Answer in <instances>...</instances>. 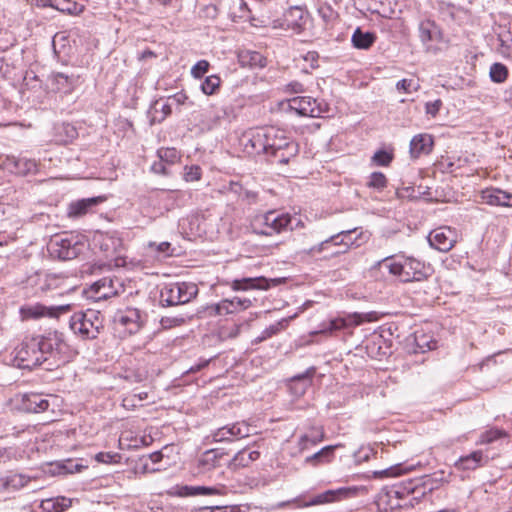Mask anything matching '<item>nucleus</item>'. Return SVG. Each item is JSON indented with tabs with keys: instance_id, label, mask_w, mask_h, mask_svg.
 <instances>
[{
	"instance_id": "nucleus-17",
	"label": "nucleus",
	"mask_w": 512,
	"mask_h": 512,
	"mask_svg": "<svg viewBox=\"0 0 512 512\" xmlns=\"http://www.w3.org/2000/svg\"><path fill=\"white\" fill-rule=\"evenodd\" d=\"M357 488L342 487L336 490H327L323 493L313 496L305 506L321 505L325 503H332L338 500L355 496Z\"/></svg>"
},
{
	"instance_id": "nucleus-8",
	"label": "nucleus",
	"mask_w": 512,
	"mask_h": 512,
	"mask_svg": "<svg viewBox=\"0 0 512 512\" xmlns=\"http://www.w3.org/2000/svg\"><path fill=\"white\" fill-rule=\"evenodd\" d=\"M265 127L250 129L240 137V144L243 151L250 156L265 155Z\"/></svg>"
},
{
	"instance_id": "nucleus-2",
	"label": "nucleus",
	"mask_w": 512,
	"mask_h": 512,
	"mask_svg": "<svg viewBox=\"0 0 512 512\" xmlns=\"http://www.w3.org/2000/svg\"><path fill=\"white\" fill-rule=\"evenodd\" d=\"M70 328L82 339H96L104 328L103 320L98 311L88 310L75 313L70 319Z\"/></svg>"
},
{
	"instance_id": "nucleus-48",
	"label": "nucleus",
	"mask_w": 512,
	"mask_h": 512,
	"mask_svg": "<svg viewBox=\"0 0 512 512\" xmlns=\"http://www.w3.org/2000/svg\"><path fill=\"white\" fill-rule=\"evenodd\" d=\"M500 189H486L481 193V199L493 206H500L501 198H500Z\"/></svg>"
},
{
	"instance_id": "nucleus-18",
	"label": "nucleus",
	"mask_w": 512,
	"mask_h": 512,
	"mask_svg": "<svg viewBox=\"0 0 512 512\" xmlns=\"http://www.w3.org/2000/svg\"><path fill=\"white\" fill-rule=\"evenodd\" d=\"M38 343L39 352L42 354V362L47 360V355L51 354L54 350L61 351L64 344L62 334L58 332H51L43 336L32 337Z\"/></svg>"
},
{
	"instance_id": "nucleus-62",
	"label": "nucleus",
	"mask_w": 512,
	"mask_h": 512,
	"mask_svg": "<svg viewBox=\"0 0 512 512\" xmlns=\"http://www.w3.org/2000/svg\"><path fill=\"white\" fill-rule=\"evenodd\" d=\"M116 458H119L118 454H112L110 452H99L95 456V460L99 463H114L116 462Z\"/></svg>"
},
{
	"instance_id": "nucleus-64",
	"label": "nucleus",
	"mask_w": 512,
	"mask_h": 512,
	"mask_svg": "<svg viewBox=\"0 0 512 512\" xmlns=\"http://www.w3.org/2000/svg\"><path fill=\"white\" fill-rule=\"evenodd\" d=\"M188 99L187 95L183 92H178V93H175L174 95H171L167 98V100L169 101V104H171V106H180L182 104H184L186 102V100Z\"/></svg>"
},
{
	"instance_id": "nucleus-47",
	"label": "nucleus",
	"mask_w": 512,
	"mask_h": 512,
	"mask_svg": "<svg viewBox=\"0 0 512 512\" xmlns=\"http://www.w3.org/2000/svg\"><path fill=\"white\" fill-rule=\"evenodd\" d=\"M367 186L381 191L387 186V178L382 172H373L369 177Z\"/></svg>"
},
{
	"instance_id": "nucleus-36",
	"label": "nucleus",
	"mask_w": 512,
	"mask_h": 512,
	"mask_svg": "<svg viewBox=\"0 0 512 512\" xmlns=\"http://www.w3.org/2000/svg\"><path fill=\"white\" fill-rule=\"evenodd\" d=\"M172 112V106L169 101L156 100L151 106V120L152 122H162Z\"/></svg>"
},
{
	"instance_id": "nucleus-42",
	"label": "nucleus",
	"mask_w": 512,
	"mask_h": 512,
	"mask_svg": "<svg viewBox=\"0 0 512 512\" xmlns=\"http://www.w3.org/2000/svg\"><path fill=\"white\" fill-rule=\"evenodd\" d=\"M324 439V431L322 429L315 430L312 435L304 434L300 437L298 447L300 451L309 449L315 446Z\"/></svg>"
},
{
	"instance_id": "nucleus-60",
	"label": "nucleus",
	"mask_w": 512,
	"mask_h": 512,
	"mask_svg": "<svg viewBox=\"0 0 512 512\" xmlns=\"http://www.w3.org/2000/svg\"><path fill=\"white\" fill-rule=\"evenodd\" d=\"M148 247L155 248L158 253L164 254L165 256L173 255L174 249L171 248V244L169 242H161L156 244L155 242H150Z\"/></svg>"
},
{
	"instance_id": "nucleus-7",
	"label": "nucleus",
	"mask_w": 512,
	"mask_h": 512,
	"mask_svg": "<svg viewBox=\"0 0 512 512\" xmlns=\"http://www.w3.org/2000/svg\"><path fill=\"white\" fill-rule=\"evenodd\" d=\"M270 140H275V154L273 158L277 163L287 164L298 152V145L289 140L285 133L274 127H270Z\"/></svg>"
},
{
	"instance_id": "nucleus-3",
	"label": "nucleus",
	"mask_w": 512,
	"mask_h": 512,
	"mask_svg": "<svg viewBox=\"0 0 512 512\" xmlns=\"http://www.w3.org/2000/svg\"><path fill=\"white\" fill-rule=\"evenodd\" d=\"M84 247L85 243L78 236L64 234L54 237L48 249L53 257L66 261L78 257Z\"/></svg>"
},
{
	"instance_id": "nucleus-53",
	"label": "nucleus",
	"mask_w": 512,
	"mask_h": 512,
	"mask_svg": "<svg viewBox=\"0 0 512 512\" xmlns=\"http://www.w3.org/2000/svg\"><path fill=\"white\" fill-rule=\"evenodd\" d=\"M393 160V155L385 150H378L372 157V161L378 166H388Z\"/></svg>"
},
{
	"instance_id": "nucleus-41",
	"label": "nucleus",
	"mask_w": 512,
	"mask_h": 512,
	"mask_svg": "<svg viewBox=\"0 0 512 512\" xmlns=\"http://www.w3.org/2000/svg\"><path fill=\"white\" fill-rule=\"evenodd\" d=\"M377 266L387 269L391 275L397 276L402 281L403 262L396 261L394 257L389 256L379 261Z\"/></svg>"
},
{
	"instance_id": "nucleus-23",
	"label": "nucleus",
	"mask_w": 512,
	"mask_h": 512,
	"mask_svg": "<svg viewBox=\"0 0 512 512\" xmlns=\"http://www.w3.org/2000/svg\"><path fill=\"white\" fill-rule=\"evenodd\" d=\"M225 455L220 449L204 451L197 459V467L200 472H208L220 465L221 458Z\"/></svg>"
},
{
	"instance_id": "nucleus-37",
	"label": "nucleus",
	"mask_w": 512,
	"mask_h": 512,
	"mask_svg": "<svg viewBox=\"0 0 512 512\" xmlns=\"http://www.w3.org/2000/svg\"><path fill=\"white\" fill-rule=\"evenodd\" d=\"M250 10L244 0H231L229 17L233 22L249 19Z\"/></svg>"
},
{
	"instance_id": "nucleus-33",
	"label": "nucleus",
	"mask_w": 512,
	"mask_h": 512,
	"mask_svg": "<svg viewBox=\"0 0 512 512\" xmlns=\"http://www.w3.org/2000/svg\"><path fill=\"white\" fill-rule=\"evenodd\" d=\"M232 288L234 290L266 289L268 288V283L264 277L242 278L234 280Z\"/></svg>"
},
{
	"instance_id": "nucleus-5",
	"label": "nucleus",
	"mask_w": 512,
	"mask_h": 512,
	"mask_svg": "<svg viewBox=\"0 0 512 512\" xmlns=\"http://www.w3.org/2000/svg\"><path fill=\"white\" fill-rule=\"evenodd\" d=\"M252 429L248 422L238 421L218 428L208 436V439L213 443L234 442L250 436Z\"/></svg>"
},
{
	"instance_id": "nucleus-10",
	"label": "nucleus",
	"mask_w": 512,
	"mask_h": 512,
	"mask_svg": "<svg viewBox=\"0 0 512 512\" xmlns=\"http://www.w3.org/2000/svg\"><path fill=\"white\" fill-rule=\"evenodd\" d=\"M457 232L448 226L438 227L428 235L430 246L440 252L450 251L457 243Z\"/></svg>"
},
{
	"instance_id": "nucleus-34",
	"label": "nucleus",
	"mask_w": 512,
	"mask_h": 512,
	"mask_svg": "<svg viewBox=\"0 0 512 512\" xmlns=\"http://www.w3.org/2000/svg\"><path fill=\"white\" fill-rule=\"evenodd\" d=\"M30 478L23 474H10L0 479L1 486L7 491H15L25 487Z\"/></svg>"
},
{
	"instance_id": "nucleus-52",
	"label": "nucleus",
	"mask_w": 512,
	"mask_h": 512,
	"mask_svg": "<svg viewBox=\"0 0 512 512\" xmlns=\"http://www.w3.org/2000/svg\"><path fill=\"white\" fill-rule=\"evenodd\" d=\"M192 512H240V508L237 505L232 506H205L199 507Z\"/></svg>"
},
{
	"instance_id": "nucleus-61",
	"label": "nucleus",
	"mask_w": 512,
	"mask_h": 512,
	"mask_svg": "<svg viewBox=\"0 0 512 512\" xmlns=\"http://www.w3.org/2000/svg\"><path fill=\"white\" fill-rule=\"evenodd\" d=\"M247 56L249 57V60L245 61L244 56H242L240 64H263L264 57L261 53L257 51H248Z\"/></svg>"
},
{
	"instance_id": "nucleus-58",
	"label": "nucleus",
	"mask_w": 512,
	"mask_h": 512,
	"mask_svg": "<svg viewBox=\"0 0 512 512\" xmlns=\"http://www.w3.org/2000/svg\"><path fill=\"white\" fill-rule=\"evenodd\" d=\"M505 436H506V433L504 431L499 430V429H492V430L486 431L484 434H482L481 442L482 443H492L495 440H498Z\"/></svg>"
},
{
	"instance_id": "nucleus-28",
	"label": "nucleus",
	"mask_w": 512,
	"mask_h": 512,
	"mask_svg": "<svg viewBox=\"0 0 512 512\" xmlns=\"http://www.w3.org/2000/svg\"><path fill=\"white\" fill-rule=\"evenodd\" d=\"M376 39L377 36L374 32L357 27L352 34L351 42L356 49L367 50L375 43Z\"/></svg>"
},
{
	"instance_id": "nucleus-25",
	"label": "nucleus",
	"mask_w": 512,
	"mask_h": 512,
	"mask_svg": "<svg viewBox=\"0 0 512 512\" xmlns=\"http://www.w3.org/2000/svg\"><path fill=\"white\" fill-rule=\"evenodd\" d=\"M227 488L224 485L217 486H182L179 490L180 496H196V495H204V496H213V495H226Z\"/></svg>"
},
{
	"instance_id": "nucleus-21",
	"label": "nucleus",
	"mask_w": 512,
	"mask_h": 512,
	"mask_svg": "<svg viewBox=\"0 0 512 512\" xmlns=\"http://www.w3.org/2000/svg\"><path fill=\"white\" fill-rule=\"evenodd\" d=\"M115 283L119 285V280L103 277L91 285V292L98 300L111 298L118 294V288L115 286Z\"/></svg>"
},
{
	"instance_id": "nucleus-15",
	"label": "nucleus",
	"mask_w": 512,
	"mask_h": 512,
	"mask_svg": "<svg viewBox=\"0 0 512 512\" xmlns=\"http://www.w3.org/2000/svg\"><path fill=\"white\" fill-rule=\"evenodd\" d=\"M353 230L341 231L336 235L331 236L328 239L323 240L319 244L312 246L309 249H304L301 253L307 256H315L316 254L322 253L324 250L328 249L330 245L334 246H344L345 249L342 251H337L334 254L344 253L349 249L348 242L345 241V237H348Z\"/></svg>"
},
{
	"instance_id": "nucleus-38",
	"label": "nucleus",
	"mask_w": 512,
	"mask_h": 512,
	"mask_svg": "<svg viewBox=\"0 0 512 512\" xmlns=\"http://www.w3.org/2000/svg\"><path fill=\"white\" fill-rule=\"evenodd\" d=\"M176 285V291H178V297L180 305L190 302L198 294V287L194 283H174Z\"/></svg>"
},
{
	"instance_id": "nucleus-46",
	"label": "nucleus",
	"mask_w": 512,
	"mask_h": 512,
	"mask_svg": "<svg viewBox=\"0 0 512 512\" xmlns=\"http://www.w3.org/2000/svg\"><path fill=\"white\" fill-rule=\"evenodd\" d=\"M347 325V320L345 318L332 319L326 325L323 324V327L321 328L319 333L332 334L335 331L346 328Z\"/></svg>"
},
{
	"instance_id": "nucleus-29",
	"label": "nucleus",
	"mask_w": 512,
	"mask_h": 512,
	"mask_svg": "<svg viewBox=\"0 0 512 512\" xmlns=\"http://www.w3.org/2000/svg\"><path fill=\"white\" fill-rule=\"evenodd\" d=\"M419 36L422 42L437 41L442 37L439 26L430 19L422 20L419 23Z\"/></svg>"
},
{
	"instance_id": "nucleus-35",
	"label": "nucleus",
	"mask_w": 512,
	"mask_h": 512,
	"mask_svg": "<svg viewBox=\"0 0 512 512\" xmlns=\"http://www.w3.org/2000/svg\"><path fill=\"white\" fill-rule=\"evenodd\" d=\"M122 240L115 235H102L100 240V248L106 253V256H113L120 253L122 248Z\"/></svg>"
},
{
	"instance_id": "nucleus-24",
	"label": "nucleus",
	"mask_w": 512,
	"mask_h": 512,
	"mask_svg": "<svg viewBox=\"0 0 512 512\" xmlns=\"http://www.w3.org/2000/svg\"><path fill=\"white\" fill-rule=\"evenodd\" d=\"M103 197H92L74 201L69 204L68 216L70 218H79L87 214L90 209L103 202Z\"/></svg>"
},
{
	"instance_id": "nucleus-40",
	"label": "nucleus",
	"mask_w": 512,
	"mask_h": 512,
	"mask_svg": "<svg viewBox=\"0 0 512 512\" xmlns=\"http://www.w3.org/2000/svg\"><path fill=\"white\" fill-rule=\"evenodd\" d=\"M160 303L163 306H175L180 305L178 297V291H176V285L169 284L164 286L160 292Z\"/></svg>"
},
{
	"instance_id": "nucleus-45",
	"label": "nucleus",
	"mask_w": 512,
	"mask_h": 512,
	"mask_svg": "<svg viewBox=\"0 0 512 512\" xmlns=\"http://www.w3.org/2000/svg\"><path fill=\"white\" fill-rule=\"evenodd\" d=\"M220 77L216 74L209 75L201 84V89L204 94L212 95L216 89L220 86Z\"/></svg>"
},
{
	"instance_id": "nucleus-26",
	"label": "nucleus",
	"mask_w": 512,
	"mask_h": 512,
	"mask_svg": "<svg viewBox=\"0 0 512 512\" xmlns=\"http://www.w3.org/2000/svg\"><path fill=\"white\" fill-rule=\"evenodd\" d=\"M78 137L76 127L70 123H60L54 126V141L58 144H68Z\"/></svg>"
},
{
	"instance_id": "nucleus-13",
	"label": "nucleus",
	"mask_w": 512,
	"mask_h": 512,
	"mask_svg": "<svg viewBox=\"0 0 512 512\" xmlns=\"http://www.w3.org/2000/svg\"><path fill=\"white\" fill-rule=\"evenodd\" d=\"M439 13L449 25L460 26L469 19V11L466 8L448 1L439 3Z\"/></svg>"
},
{
	"instance_id": "nucleus-22",
	"label": "nucleus",
	"mask_w": 512,
	"mask_h": 512,
	"mask_svg": "<svg viewBox=\"0 0 512 512\" xmlns=\"http://www.w3.org/2000/svg\"><path fill=\"white\" fill-rule=\"evenodd\" d=\"M23 408L32 413H41L48 410L50 401L48 396L39 393H26L22 397Z\"/></svg>"
},
{
	"instance_id": "nucleus-27",
	"label": "nucleus",
	"mask_w": 512,
	"mask_h": 512,
	"mask_svg": "<svg viewBox=\"0 0 512 512\" xmlns=\"http://www.w3.org/2000/svg\"><path fill=\"white\" fill-rule=\"evenodd\" d=\"M260 457V452L257 450H249L247 448L240 450L235 454L229 463L231 469H239L249 466Z\"/></svg>"
},
{
	"instance_id": "nucleus-9",
	"label": "nucleus",
	"mask_w": 512,
	"mask_h": 512,
	"mask_svg": "<svg viewBox=\"0 0 512 512\" xmlns=\"http://www.w3.org/2000/svg\"><path fill=\"white\" fill-rule=\"evenodd\" d=\"M71 310V305H59L47 307L40 303L25 305L20 308L23 319H39L43 317L58 318L61 314H65Z\"/></svg>"
},
{
	"instance_id": "nucleus-44",
	"label": "nucleus",
	"mask_w": 512,
	"mask_h": 512,
	"mask_svg": "<svg viewBox=\"0 0 512 512\" xmlns=\"http://www.w3.org/2000/svg\"><path fill=\"white\" fill-rule=\"evenodd\" d=\"M54 9L66 14H77L81 11L78 4L71 0H55Z\"/></svg>"
},
{
	"instance_id": "nucleus-56",
	"label": "nucleus",
	"mask_w": 512,
	"mask_h": 512,
	"mask_svg": "<svg viewBox=\"0 0 512 512\" xmlns=\"http://www.w3.org/2000/svg\"><path fill=\"white\" fill-rule=\"evenodd\" d=\"M318 14L326 23L332 22L337 17V13L334 11V9L327 4H322L319 6Z\"/></svg>"
},
{
	"instance_id": "nucleus-1",
	"label": "nucleus",
	"mask_w": 512,
	"mask_h": 512,
	"mask_svg": "<svg viewBox=\"0 0 512 512\" xmlns=\"http://www.w3.org/2000/svg\"><path fill=\"white\" fill-rule=\"evenodd\" d=\"M291 220L288 213L271 210L256 215L251 221V229L257 235L272 236L286 230L291 224Z\"/></svg>"
},
{
	"instance_id": "nucleus-54",
	"label": "nucleus",
	"mask_w": 512,
	"mask_h": 512,
	"mask_svg": "<svg viewBox=\"0 0 512 512\" xmlns=\"http://www.w3.org/2000/svg\"><path fill=\"white\" fill-rule=\"evenodd\" d=\"M186 318L183 316H165L160 320V324L164 329H171L185 323Z\"/></svg>"
},
{
	"instance_id": "nucleus-12",
	"label": "nucleus",
	"mask_w": 512,
	"mask_h": 512,
	"mask_svg": "<svg viewBox=\"0 0 512 512\" xmlns=\"http://www.w3.org/2000/svg\"><path fill=\"white\" fill-rule=\"evenodd\" d=\"M289 108L300 116L317 118L321 117L324 108L316 99L306 96H298L289 100Z\"/></svg>"
},
{
	"instance_id": "nucleus-4",
	"label": "nucleus",
	"mask_w": 512,
	"mask_h": 512,
	"mask_svg": "<svg viewBox=\"0 0 512 512\" xmlns=\"http://www.w3.org/2000/svg\"><path fill=\"white\" fill-rule=\"evenodd\" d=\"M144 321L141 311L137 308L119 310L113 317L115 330L122 334L121 337L137 333Z\"/></svg>"
},
{
	"instance_id": "nucleus-11",
	"label": "nucleus",
	"mask_w": 512,
	"mask_h": 512,
	"mask_svg": "<svg viewBox=\"0 0 512 512\" xmlns=\"http://www.w3.org/2000/svg\"><path fill=\"white\" fill-rule=\"evenodd\" d=\"M431 274L432 269L429 265L412 257L404 259L402 282L422 281L430 277Z\"/></svg>"
},
{
	"instance_id": "nucleus-32",
	"label": "nucleus",
	"mask_w": 512,
	"mask_h": 512,
	"mask_svg": "<svg viewBox=\"0 0 512 512\" xmlns=\"http://www.w3.org/2000/svg\"><path fill=\"white\" fill-rule=\"evenodd\" d=\"M483 458V452L477 450L470 453L469 455L459 458V460L455 463V467L458 470H475L482 466Z\"/></svg>"
},
{
	"instance_id": "nucleus-59",
	"label": "nucleus",
	"mask_w": 512,
	"mask_h": 512,
	"mask_svg": "<svg viewBox=\"0 0 512 512\" xmlns=\"http://www.w3.org/2000/svg\"><path fill=\"white\" fill-rule=\"evenodd\" d=\"M201 178V168L197 165L185 167L184 179L187 182L198 181Z\"/></svg>"
},
{
	"instance_id": "nucleus-49",
	"label": "nucleus",
	"mask_w": 512,
	"mask_h": 512,
	"mask_svg": "<svg viewBox=\"0 0 512 512\" xmlns=\"http://www.w3.org/2000/svg\"><path fill=\"white\" fill-rule=\"evenodd\" d=\"M157 154L159 159L167 164H174L179 158L175 148H161L157 151Z\"/></svg>"
},
{
	"instance_id": "nucleus-6",
	"label": "nucleus",
	"mask_w": 512,
	"mask_h": 512,
	"mask_svg": "<svg viewBox=\"0 0 512 512\" xmlns=\"http://www.w3.org/2000/svg\"><path fill=\"white\" fill-rule=\"evenodd\" d=\"M38 343L33 338H26L15 350V360L22 369H33L41 365L42 354L39 352Z\"/></svg>"
},
{
	"instance_id": "nucleus-57",
	"label": "nucleus",
	"mask_w": 512,
	"mask_h": 512,
	"mask_svg": "<svg viewBox=\"0 0 512 512\" xmlns=\"http://www.w3.org/2000/svg\"><path fill=\"white\" fill-rule=\"evenodd\" d=\"M403 473L401 465L391 466L387 469L375 471L374 475L378 478L396 477Z\"/></svg>"
},
{
	"instance_id": "nucleus-19",
	"label": "nucleus",
	"mask_w": 512,
	"mask_h": 512,
	"mask_svg": "<svg viewBox=\"0 0 512 512\" xmlns=\"http://www.w3.org/2000/svg\"><path fill=\"white\" fill-rule=\"evenodd\" d=\"M3 166L12 173L29 174L37 171V163L34 159L25 157L6 156L3 160Z\"/></svg>"
},
{
	"instance_id": "nucleus-39",
	"label": "nucleus",
	"mask_w": 512,
	"mask_h": 512,
	"mask_svg": "<svg viewBox=\"0 0 512 512\" xmlns=\"http://www.w3.org/2000/svg\"><path fill=\"white\" fill-rule=\"evenodd\" d=\"M51 87L58 92L67 93L71 90L73 79L64 73H56L49 77Z\"/></svg>"
},
{
	"instance_id": "nucleus-55",
	"label": "nucleus",
	"mask_w": 512,
	"mask_h": 512,
	"mask_svg": "<svg viewBox=\"0 0 512 512\" xmlns=\"http://www.w3.org/2000/svg\"><path fill=\"white\" fill-rule=\"evenodd\" d=\"M281 322H278L276 324L270 325L266 329L262 331V333L254 339V343H260L262 341L267 340L268 338L272 337L273 335H276L280 329H281Z\"/></svg>"
},
{
	"instance_id": "nucleus-30",
	"label": "nucleus",
	"mask_w": 512,
	"mask_h": 512,
	"mask_svg": "<svg viewBox=\"0 0 512 512\" xmlns=\"http://www.w3.org/2000/svg\"><path fill=\"white\" fill-rule=\"evenodd\" d=\"M314 374L315 368L310 367L304 373L294 376L291 379V390L297 395H303L306 389L311 385Z\"/></svg>"
},
{
	"instance_id": "nucleus-51",
	"label": "nucleus",
	"mask_w": 512,
	"mask_h": 512,
	"mask_svg": "<svg viewBox=\"0 0 512 512\" xmlns=\"http://www.w3.org/2000/svg\"><path fill=\"white\" fill-rule=\"evenodd\" d=\"M228 302H229V308H231V314L232 313H236L240 310H244V309H247L248 307H250L252 305V301L248 298H233V299H228Z\"/></svg>"
},
{
	"instance_id": "nucleus-63",
	"label": "nucleus",
	"mask_w": 512,
	"mask_h": 512,
	"mask_svg": "<svg viewBox=\"0 0 512 512\" xmlns=\"http://www.w3.org/2000/svg\"><path fill=\"white\" fill-rule=\"evenodd\" d=\"M441 106H442V101L440 99H437L432 102H427L425 104V112H426V114L430 115L431 117H435L437 115V113L439 112Z\"/></svg>"
},
{
	"instance_id": "nucleus-50",
	"label": "nucleus",
	"mask_w": 512,
	"mask_h": 512,
	"mask_svg": "<svg viewBox=\"0 0 512 512\" xmlns=\"http://www.w3.org/2000/svg\"><path fill=\"white\" fill-rule=\"evenodd\" d=\"M489 75L493 82L502 83L508 76L507 66H490Z\"/></svg>"
},
{
	"instance_id": "nucleus-43",
	"label": "nucleus",
	"mask_w": 512,
	"mask_h": 512,
	"mask_svg": "<svg viewBox=\"0 0 512 512\" xmlns=\"http://www.w3.org/2000/svg\"><path fill=\"white\" fill-rule=\"evenodd\" d=\"M337 446L329 445L313 455L306 458V463H312L313 465H317L323 462H329L333 457V452Z\"/></svg>"
},
{
	"instance_id": "nucleus-20",
	"label": "nucleus",
	"mask_w": 512,
	"mask_h": 512,
	"mask_svg": "<svg viewBox=\"0 0 512 512\" xmlns=\"http://www.w3.org/2000/svg\"><path fill=\"white\" fill-rule=\"evenodd\" d=\"M434 140L432 135L421 133L415 135L410 141V156L417 159L423 155H428L433 148Z\"/></svg>"
},
{
	"instance_id": "nucleus-14",
	"label": "nucleus",
	"mask_w": 512,
	"mask_h": 512,
	"mask_svg": "<svg viewBox=\"0 0 512 512\" xmlns=\"http://www.w3.org/2000/svg\"><path fill=\"white\" fill-rule=\"evenodd\" d=\"M415 487L412 483L406 485L394 486L384 493L380 494L379 501L389 506V509L393 510L402 507L400 500L406 496L414 493Z\"/></svg>"
},
{
	"instance_id": "nucleus-31",
	"label": "nucleus",
	"mask_w": 512,
	"mask_h": 512,
	"mask_svg": "<svg viewBox=\"0 0 512 512\" xmlns=\"http://www.w3.org/2000/svg\"><path fill=\"white\" fill-rule=\"evenodd\" d=\"M71 505V499L59 496L42 500L39 507L42 512H64L70 508Z\"/></svg>"
},
{
	"instance_id": "nucleus-16",
	"label": "nucleus",
	"mask_w": 512,
	"mask_h": 512,
	"mask_svg": "<svg viewBox=\"0 0 512 512\" xmlns=\"http://www.w3.org/2000/svg\"><path fill=\"white\" fill-rule=\"evenodd\" d=\"M307 19V11L300 6H293L285 11L282 27L291 29L293 32L299 34L304 30Z\"/></svg>"
}]
</instances>
